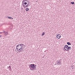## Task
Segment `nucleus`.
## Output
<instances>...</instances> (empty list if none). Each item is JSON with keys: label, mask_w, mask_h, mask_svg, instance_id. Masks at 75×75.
<instances>
[{"label": "nucleus", "mask_w": 75, "mask_h": 75, "mask_svg": "<svg viewBox=\"0 0 75 75\" xmlns=\"http://www.w3.org/2000/svg\"><path fill=\"white\" fill-rule=\"evenodd\" d=\"M71 68L72 69H73V68H74V67L73 66H71Z\"/></svg>", "instance_id": "17"}, {"label": "nucleus", "mask_w": 75, "mask_h": 75, "mask_svg": "<svg viewBox=\"0 0 75 75\" xmlns=\"http://www.w3.org/2000/svg\"><path fill=\"white\" fill-rule=\"evenodd\" d=\"M26 11H29V8H26Z\"/></svg>", "instance_id": "7"}, {"label": "nucleus", "mask_w": 75, "mask_h": 75, "mask_svg": "<svg viewBox=\"0 0 75 75\" xmlns=\"http://www.w3.org/2000/svg\"><path fill=\"white\" fill-rule=\"evenodd\" d=\"M61 36L59 34H58L57 35V38L58 39L60 38H61Z\"/></svg>", "instance_id": "6"}, {"label": "nucleus", "mask_w": 75, "mask_h": 75, "mask_svg": "<svg viewBox=\"0 0 75 75\" xmlns=\"http://www.w3.org/2000/svg\"><path fill=\"white\" fill-rule=\"evenodd\" d=\"M8 68H11V66H9L8 67Z\"/></svg>", "instance_id": "15"}, {"label": "nucleus", "mask_w": 75, "mask_h": 75, "mask_svg": "<svg viewBox=\"0 0 75 75\" xmlns=\"http://www.w3.org/2000/svg\"><path fill=\"white\" fill-rule=\"evenodd\" d=\"M22 9H23V8Z\"/></svg>", "instance_id": "21"}, {"label": "nucleus", "mask_w": 75, "mask_h": 75, "mask_svg": "<svg viewBox=\"0 0 75 75\" xmlns=\"http://www.w3.org/2000/svg\"><path fill=\"white\" fill-rule=\"evenodd\" d=\"M67 44L68 45H71V44L69 42H67Z\"/></svg>", "instance_id": "8"}, {"label": "nucleus", "mask_w": 75, "mask_h": 75, "mask_svg": "<svg viewBox=\"0 0 75 75\" xmlns=\"http://www.w3.org/2000/svg\"><path fill=\"white\" fill-rule=\"evenodd\" d=\"M11 68H10V69H9V71H11Z\"/></svg>", "instance_id": "18"}, {"label": "nucleus", "mask_w": 75, "mask_h": 75, "mask_svg": "<svg viewBox=\"0 0 75 75\" xmlns=\"http://www.w3.org/2000/svg\"><path fill=\"white\" fill-rule=\"evenodd\" d=\"M2 36L1 35H0V37H1Z\"/></svg>", "instance_id": "20"}, {"label": "nucleus", "mask_w": 75, "mask_h": 75, "mask_svg": "<svg viewBox=\"0 0 75 75\" xmlns=\"http://www.w3.org/2000/svg\"><path fill=\"white\" fill-rule=\"evenodd\" d=\"M57 64L58 65H61L62 62L60 60H58L57 62Z\"/></svg>", "instance_id": "4"}, {"label": "nucleus", "mask_w": 75, "mask_h": 75, "mask_svg": "<svg viewBox=\"0 0 75 75\" xmlns=\"http://www.w3.org/2000/svg\"><path fill=\"white\" fill-rule=\"evenodd\" d=\"M5 33V35H7L8 34V33L7 32H6Z\"/></svg>", "instance_id": "11"}, {"label": "nucleus", "mask_w": 75, "mask_h": 75, "mask_svg": "<svg viewBox=\"0 0 75 75\" xmlns=\"http://www.w3.org/2000/svg\"><path fill=\"white\" fill-rule=\"evenodd\" d=\"M7 17L8 18H9V19H11V20H12V19H13V18L11 17H9L8 16Z\"/></svg>", "instance_id": "10"}, {"label": "nucleus", "mask_w": 75, "mask_h": 75, "mask_svg": "<svg viewBox=\"0 0 75 75\" xmlns=\"http://www.w3.org/2000/svg\"><path fill=\"white\" fill-rule=\"evenodd\" d=\"M22 5L23 7H28L29 6V2L27 0H23L22 1Z\"/></svg>", "instance_id": "1"}, {"label": "nucleus", "mask_w": 75, "mask_h": 75, "mask_svg": "<svg viewBox=\"0 0 75 75\" xmlns=\"http://www.w3.org/2000/svg\"><path fill=\"white\" fill-rule=\"evenodd\" d=\"M16 49L18 51L20 52L23 50V47L21 44H19L17 45L16 47Z\"/></svg>", "instance_id": "3"}, {"label": "nucleus", "mask_w": 75, "mask_h": 75, "mask_svg": "<svg viewBox=\"0 0 75 75\" xmlns=\"http://www.w3.org/2000/svg\"><path fill=\"white\" fill-rule=\"evenodd\" d=\"M1 33H3V32H0V34H1Z\"/></svg>", "instance_id": "19"}, {"label": "nucleus", "mask_w": 75, "mask_h": 75, "mask_svg": "<svg viewBox=\"0 0 75 75\" xmlns=\"http://www.w3.org/2000/svg\"><path fill=\"white\" fill-rule=\"evenodd\" d=\"M71 50V47L69 46H69H68V51H69V50Z\"/></svg>", "instance_id": "9"}, {"label": "nucleus", "mask_w": 75, "mask_h": 75, "mask_svg": "<svg viewBox=\"0 0 75 75\" xmlns=\"http://www.w3.org/2000/svg\"><path fill=\"white\" fill-rule=\"evenodd\" d=\"M64 49L66 51H68V45H66L64 46Z\"/></svg>", "instance_id": "5"}, {"label": "nucleus", "mask_w": 75, "mask_h": 75, "mask_svg": "<svg viewBox=\"0 0 75 75\" xmlns=\"http://www.w3.org/2000/svg\"><path fill=\"white\" fill-rule=\"evenodd\" d=\"M29 68L32 71H35L36 70V68H37V65L34 64H31L30 65Z\"/></svg>", "instance_id": "2"}, {"label": "nucleus", "mask_w": 75, "mask_h": 75, "mask_svg": "<svg viewBox=\"0 0 75 75\" xmlns=\"http://www.w3.org/2000/svg\"><path fill=\"white\" fill-rule=\"evenodd\" d=\"M45 34L44 32H43L42 34V36H43Z\"/></svg>", "instance_id": "12"}, {"label": "nucleus", "mask_w": 75, "mask_h": 75, "mask_svg": "<svg viewBox=\"0 0 75 75\" xmlns=\"http://www.w3.org/2000/svg\"><path fill=\"white\" fill-rule=\"evenodd\" d=\"M3 31H4V32H3V33H6V32H5V31H4V30Z\"/></svg>", "instance_id": "16"}, {"label": "nucleus", "mask_w": 75, "mask_h": 75, "mask_svg": "<svg viewBox=\"0 0 75 75\" xmlns=\"http://www.w3.org/2000/svg\"><path fill=\"white\" fill-rule=\"evenodd\" d=\"M70 3L71 4H74V2L73 1V2H71Z\"/></svg>", "instance_id": "13"}, {"label": "nucleus", "mask_w": 75, "mask_h": 75, "mask_svg": "<svg viewBox=\"0 0 75 75\" xmlns=\"http://www.w3.org/2000/svg\"><path fill=\"white\" fill-rule=\"evenodd\" d=\"M21 44L22 45V47H23V45H24V44Z\"/></svg>", "instance_id": "14"}]
</instances>
